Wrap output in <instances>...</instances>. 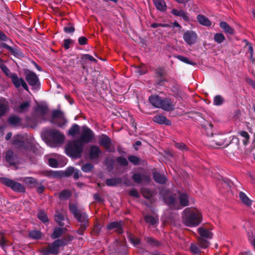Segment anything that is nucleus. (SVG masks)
<instances>
[{"mask_svg": "<svg viewBox=\"0 0 255 255\" xmlns=\"http://www.w3.org/2000/svg\"><path fill=\"white\" fill-rule=\"evenodd\" d=\"M117 162L123 166H127L128 164V161L127 159L123 157H119L117 159Z\"/></svg>", "mask_w": 255, "mask_h": 255, "instance_id": "864d4df0", "label": "nucleus"}, {"mask_svg": "<svg viewBox=\"0 0 255 255\" xmlns=\"http://www.w3.org/2000/svg\"><path fill=\"white\" fill-rule=\"evenodd\" d=\"M128 159L129 161L134 165H137L139 163V159L136 156H129Z\"/></svg>", "mask_w": 255, "mask_h": 255, "instance_id": "603ef678", "label": "nucleus"}, {"mask_svg": "<svg viewBox=\"0 0 255 255\" xmlns=\"http://www.w3.org/2000/svg\"><path fill=\"white\" fill-rule=\"evenodd\" d=\"M161 107L159 108L166 111H170L174 109V105L173 102L168 98L161 99Z\"/></svg>", "mask_w": 255, "mask_h": 255, "instance_id": "f8f14e48", "label": "nucleus"}, {"mask_svg": "<svg viewBox=\"0 0 255 255\" xmlns=\"http://www.w3.org/2000/svg\"><path fill=\"white\" fill-rule=\"evenodd\" d=\"M161 98L157 95H152L149 97L150 103L154 107L159 108L161 107Z\"/></svg>", "mask_w": 255, "mask_h": 255, "instance_id": "f3484780", "label": "nucleus"}, {"mask_svg": "<svg viewBox=\"0 0 255 255\" xmlns=\"http://www.w3.org/2000/svg\"><path fill=\"white\" fill-rule=\"evenodd\" d=\"M197 35L195 32L192 30H187L184 32L183 38L188 45H192L195 43L197 39Z\"/></svg>", "mask_w": 255, "mask_h": 255, "instance_id": "1a4fd4ad", "label": "nucleus"}, {"mask_svg": "<svg viewBox=\"0 0 255 255\" xmlns=\"http://www.w3.org/2000/svg\"><path fill=\"white\" fill-rule=\"evenodd\" d=\"M198 244L200 248L203 249L207 248L209 245V243L207 240L200 238L198 239Z\"/></svg>", "mask_w": 255, "mask_h": 255, "instance_id": "c03bdc74", "label": "nucleus"}, {"mask_svg": "<svg viewBox=\"0 0 255 255\" xmlns=\"http://www.w3.org/2000/svg\"><path fill=\"white\" fill-rule=\"evenodd\" d=\"M198 231L201 236L200 238L211 239L212 238L213 234L212 232L207 229L200 227L198 228Z\"/></svg>", "mask_w": 255, "mask_h": 255, "instance_id": "dca6fc26", "label": "nucleus"}, {"mask_svg": "<svg viewBox=\"0 0 255 255\" xmlns=\"http://www.w3.org/2000/svg\"><path fill=\"white\" fill-rule=\"evenodd\" d=\"M22 135L18 134L14 136L13 139V144L17 147H21L23 146V141Z\"/></svg>", "mask_w": 255, "mask_h": 255, "instance_id": "c756f323", "label": "nucleus"}, {"mask_svg": "<svg viewBox=\"0 0 255 255\" xmlns=\"http://www.w3.org/2000/svg\"><path fill=\"white\" fill-rule=\"evenodd\" d=\"M67 241L64 239H58L52 243L48 244L47 246L41 249V253L43 255H57L61 247L67 245Z\"/></svg>", "mask_w": 255, "mask_h": 255, "instance_id": "7ed1b4c3", "label": "nucleus"}, {"mask_svg": "<svg viewBox=\"0 0 255 255\" xmlns=\"http://www.w3.org/2000/svg\"><path fill=\"white\" fill-rule=\"evenodd\" d=\"M239 197L241 202L246 206L250 207L252 205L253 201L244 192H240Z\"/></svg>", "mask_w": 255, "mask_h": 255, "instance_id": "2eb2a0df", "label": "nucleus"}, {"mask_svg": "<svg viewBox=\"0 0 255 255\" xmlns=\"http://www.w3.org/2000/svg\"><path fill=\"white\" fill-rule=\"evenodd\" d=\"M0 69L7 76H9L12 74L8 68L3 64L0 65Z\"/></svg>", "mask_w": 255, "mask_h": 255, "instance_id": "6e6d98bb", "label": "nucleus"}, {"mask_svg": "<svg viewBox=\"0 0 255 255\" xmlns=\"http://www.w3.org/2000/svg\"><path fill=\"white\" fill-rule=\"evenodd\" d=\"M153 178L156 182L160 184H164L166 181V178L164 175L157 172H153Z\"/></svg>", "mask_w": 255, "mask_h": 255, "instance_id": "b1692460", "label": "nucleus"}, {"mask_svg": "<svg viewBox=\"0 0 255 255\" xmlns=\"http://www.w3.org/2000/svg\"><path fill=\"white\" fill-rule=\"evenodd\" d=\"M170 27V26L166 23H153L151 24V27L152 28H157L158 27Z\"/></svg>", "mask_w": 255, "mask_h": 255, "instance_id": "4d7b16f0", "label": "nucleus"}, {"mask_svg": "<svg viewBox=\"0 0 255 255\" xmlns=\"http://www.w3.org/2000/svg\"><path fill=\"white\" fill-rule=\"evenodd\" d=\"M79 130V127L77 124H74L69 130V134L74 136Z\"/></svg>", "mask_w": 255, "mask_h": 255, "instance_id": "79ce46f5", "label": "nucleus"}, {"mask_svg": "<svg viewBox=\"0 0 255 255\" xmlns=\"http://www.w3.org/2000/svg\"><path fill=\"white\" fill-rule=\"evenodd\" d=\"M20 118L15 116H11L8 119L9 124L15 127L20 126Z\"/></svg>", "mask_w": 255, "mask_h": 255, "instance_id": "2f4dec72", "label": "nucleus"}, {"mask_svg": "<svg viewBox=\"0 0 255 255\" xmlns=\"http://www.w3.org/2000/svg\"><path fill=\"white\" fill-rule=\"evenodd\" d=\"M87 39L84 36H82L79 38L78 42L80 45H83L87 44Z\"/></svg>", "mask_w": 255, "mask_h": 255, "instance_id": "69168bd1", "label": "nucleus"}, {"mask_svg": "<svg viewBox=\"0 0 255 255\" xmlns=\"http://www.w3.org/2000/svg\"><path fill=\"white\" fill-rule=\"evenodd\" d=\"M56 120L60 121V122L57 124L59 127H62L66 122L63 113L59 110H55L53 112L52 119L51 122L52 123H54V121Z\"/></svg>", "mask_w": 255, "mask_h": 255, "instance_id": "9b49d317", "label": "nucleus"}, {"mask_svg": "<svg viewBox=\"0 0 255 255\" xmlns=\"http://www.w3.org/2000/svg\"><path fill=\"white\" fill-rule=\"evenodd\" d=\"M71 195V192L68 190H65L61 192L60 198L61 199H67Z\"/></svg>", "mask_w": 255, "mask_h": 255, "instance_id": "09e8293b", "label": "nucleus"}, {"mask_svg": "<svg viewBox=\"0 0 255 255\" xmlns=\"http://www.w3.org/2000/svg\"><path fill=\"white\" fill-rule=\"evenodd\" d=\"M171 13L175 16L181 17L186 21L189 20V16L188 13L183 10L173 9L171 10Z\"/></svg>", "mask_w": 255, "mask_h": 255, "instance_id": "a211bd4d", "label": "nucleus"}, {"mask_svg": "<svg viewBox=\"0 0 255 255\" xmlns=\"http://www.w3.org/2000/svg\"><path fill=\"white\" fill-rule=\"evenodd\" d=\"M100 145L104 146L106 148H108L110 146L111 139L107 136L104 135L100 139Z\"/></svg>", "mask_w": 255, "mask_h": 255, "instance_id": "473e14b6", "label": "nucleus"}, {"mask_svg": "<svg viewBox=\"0 0 255 255\" xmlns=\"http://www.w3.org/2000/svg\"><path fill=\"white\" fill-rule=\"evenodd\" d=\"M1 46L2 47L5 48L7 50H8L9 52H10L12 54H15V49L10 46L8 45L5 43H2Z\"/></svg>", "mask_w": 255, "mask_h": 255, "instance_id": "bf43d9fd", "label": "nucleus"}, {"mask_svg": "<svg viewBox=\"0 0 255 255\" xmlns=\"http://www.w3.org/2000/svg\"><path fill=\"white\" fill-rule=\"evenodd\" d=\"M75 168L72 167H70L68 168L65 171V175L67 176H69L73 174V172L75 171Z\"/></svg>", "mask_w": 255, "mask_h": 255, "instance_id": "680f3d73", "label": "nucleus"}, {"mask_svg": "<svg viewBox=\"0 0 255 255\" xmlns=\"http://www.w3.org/2000/svg\"><path fill=\"white\" fill-rule=\"evenodd\" d=\"M63 232V229L59 228H55L51 235L52 239H56L61 236Z\"/></svg>", "mask_w": 255, "mask_h": 255, "instance_id": "a19ab883", "label": "nucleus"}, {"mask_svg": "<svg viewBox=\"0 0 255 255\" xmlns=\"http://www.w3.org/2000/svg\"><path fill=\"white\" fill-rule=\"evenodd\" d=\"M240 134L242 137L245 138V140H243L244 143L245 144H247L250 138V136L248 133L246 131H242L240 132Z\"/></svg>", "mask_w": 255, "mask_h": 255, "instance_id": "8fccbe9b", "label": "nucleus"}, {"mask_svg": "<svg viewBox=\"0 0 255 255\" xmlns=\"http://www.w3.org/2000/svg\"><path fill=\"white\" fill-rule=\"evenodd\" d=\"M0 181L3 184L10 187L15 191L23 192L25 191V188L20 183L16 182L10 179L1 177L0 178Z\"/></svg>", "mask_w": 255, "mask_h": 255, "instance_id": "423d86ee", "label": "nucleus"}, {"mask_svg": "<svg viewBox=\"0 0 255 255\" xmlns=\"http://www.w3.org/2000/svg\"><path fill=\"white\" fill-rule=\"evenodd\" d=\"M49 165L52 167H58V164L57 160L54 158H49L48 160Z\"/></svg>", "mask_w": 255, "mask_h": 255, "instance_id": "13d9d810", "label": "nucleus"}, {"mask_svg": "<svg viewBox=\"0 0 255 255\" xmlns=\"http://www.w3.org/2000/svg\"><path fill=\"white\" fill-rule=\"evenodd\" d=\"M69 210L77 219L78 222L80 223L81 228L83 230H85L88 223L87 214L83 211L79 210L77 207L73 204H69Z\"/></svg>", "mask_w": 255, "mask_h": 255, "instance_id": "20e7f679", "label": "nucleus"}, {"mask_svg": "<svg viewBox=\"0 0 255 255\" xmlns=\"http://www.w3.org/2000/svg\"><path fill=\"white\" fill-rule=\"evenodd\" d=\"M128 239L130 242L134 245L136 246L140 244V240L134 236L132 235H130L128 236Z\"/></svg>", "mask_w": 255, "mask_h": 255, "instance_id": "a18cd8bd", "label": "nucleus"}, {"mask_svg": "<svg viewBox=\"0 0 255 255\" xmlns=\"http://www.w3.org/2000/svg\"><path fill=\"white\" fill-rule=\"evenodd\" d=\"M93 168V166L91 163H86L82 165L81 169L84 172L87 173L90 172Z\"/></svg>", "mask_w": 255, "mask_h": 255, "instance_id": "49530a36", "label": "nucleus"}, {"mask_svg": "<svg viewBox=\"0 0 255 255\" xmlns=\"http://www.w3.org/2000/svg\"><path fill=\"white\" fill-rule=\"evenodd\" d=\"M145 222L150 225H155L158 221L157 216H152L150 215H146L144 217Z\"/></svg>", "mask_w": 255, "mask_h": 255, "instance_id": "cd10ccee", "label": "nucleus"}, {"mask_svg": "<svg viewBox=\"0 0 255 255\" xmlns=\"http://www.w3.org/2000/svg\"><path fill=\"white\" fill-rule=\"evenodd\" d=\"M23 181L26 184L29 186L30 187H36L38 185L37 180L35 178L31 177L24 178Z\"/></svg>", "mask_w": 255, "mask_h": 255, "instance_id": "c85d7f7f", "label": "nucleus"}, {"mask_svg": "<svg viewBox=\"0 0 255 255\" xmlns=\"http://www.w3.org/2000/svg\"><path fill=\"white\" fill-rule=\"evenodd\" d=\"M153 121L154 122L161 125L169 126L171 124V122L167 120L165 117L160 115H157L154 116L153 118Z\"/></svg>", "mask_w": 255, "mask_h": 255, "instance_id": "ddd939ff", "label": "nucleus"}, {"mask_svg": "<svg viewBox=\"0 0 255 255\" xmlns=\"http://www.w3.org/2000/svg\"><path fill=\"white\" fill-rule=\"evenodd\" d=\"M175 146L180 150H186L187 147L186 145L183 143H176Z\"/></svg>", "mask_w": 255, "mask_h": 255, "instance_id": "0e129e2a", "label": "nucleus"}, {"mask_svg": "<svg viewBox=\"0 0 255 255\" xmlns=\"http://www.w3.org/2000/svg\"><path fill=\"white\" fill-rule=\"evenodd\" d=\"M220 26L227 34L232 35L234 34V30L227 22L222 21L220 23Z\"/></svg>", "mask_w": 255, "mask_h": 255, "instance_id": "4be33fe9", "label": "nucleus"}, {"mask_svg": "<svg viewBox=\"0 0 255 255\" xmlns=\"http://www.w3.org/2000/svg\"><path fill=\"white\" fill-rule=\"evenodd\" d=\"M214 39L218 43H221L225 40V37L223 34L221 33H217L214 35Z\"/></svg>", "mask_w": 255, "mask_h": 255, "instance_id": "58836bf2", "label": "nucleus"}, {"mask_svg": "<svg viewBox=\"0 0 255 255\" xmlns=\"http://www.w3.org/2000/svg\"><path fill=\"white\" fill-rule=\"evenodd\" d=\"M72 43V40L70 39H66L64 41L63 46L65 49H68L70 48V45Z\"/></svg>", "mask_w": 255, "mask_h": 255, "instance_id": "052dcab7", "label": "nucleus"}, {"mask_svg": "<svg viewBox=\"0 0 255 255\" xmlns=\"http://www.w3.org/2000/svg\"><path fill=\"white\" fill-rule=\"evenodd\" d=\"M81 173L80 170L78 169H75V171L73 172V176L75 179H78L81 176Z\"/></svg>", "mask_w": 255, "mask_h": 255, "instance_id": "774afa93", "label": "nucleus"}, {"mask_svg": "<svg viewBox=\"0 0 255 255\" xmlns=\"http://www.w3.org/2000/svg\"><path fill=\"white\" fill-rule=\"evenodd\" d=\"M37 217L43 223H46L48 221V217L44 211H39L37 214Z\"/></svg>", "mask_w": 255, "mask_h": 255, "instance_id": "ea45409f", "label": "nucleus"}, {"mask_svg": "<svg viewBox=\"0 0 255 255\" xmlns=\"http://www.w3.org/2000/svg\"><path fill=\"white\" fill-rule=\"evenodd\" d=\"M8 110V102L4 98L0 99V117Z\"/></svg>", "mask_w": 255, "mask_h": 255, "instance_id": "6ab92c4d", "label": "nucleus"}, {"mask_svg": "<svg viewBox=\"0 0 255 255\" xmlns=\"http://www.w3.org/2000/svg\"><path fill=\"white\" fill-rule=\"evenodd\" d=\"M197 19L199 22L203 25L210 26L211 24L209 19L204 15H198Z\"/></svg>", "mask_w": 255, "mask_h": 255, "instance_id": "7c9ffc66", "label": "nucleus"}, {"mask_svg": "<svg viewBox=\"0 0 255 255\" xmlns=\"http://www.w3.org/2000/svg\"><path fill=\"white\" fill-rule=\"evenodd\" d=\"M122 182V179L120 178H112L107 179L106 181L107 185L109 186H116Z\"/></svg>", "mask_w": 255, "mask_h": 255, "instance_id": "bb28decb", "label": "nucleus"}, {"mask_svg": "<svg viewBox=\"0 0 255 255\" xmlns=\"http://www.w3.org/2000/svg\"><path fill=\"white\" fill-rule=\"evenodd\" d=\"M29 106L30 104L28 102H24L19 105L16 110L18 112H24L28 110Z\"/></svg>", "mask_w": 255, "mask_h": 255, "instance_id": "e433bc0d", "label": "nucleus"}, {"mask_svg": "<svg viewBox=\"0 0 255 255\" xmlns=\"http://www.w3.org/2000/svg\"><path fill=\"white\" fill-rule=\"evenodd\" d=\"M64 216V213L60 212L58 211L56 212L55 215V221L60 226H64V224L63 223V221L65 220Z\"/></svg>", "mask_w": 255, "mask_h": 255, "instance_id": "a878e982", "label": "nucleus"}, {"mask_svg": "<svg viewBox=\"0 0 255 255\" xmlns=\"http://www.w3.org/2000/svg\"><path fill=\"white\" fill-rule=\"evenodd\" d=\"M12 82L16 88L22 86L25 90L28 91V87L24 80L19 78L16 74H12L10 76Z\"/></svg>", "mask_w": 255, "mask_h": 255, "instance_id": "9d476101", "label": "nucleus"}, {"mask_svg": "<svg viewBox=\"0 0 255 255\" xmlns=\"http://www.w3.org/2000/svg\"><path fill=\"white\" fill-rule=\"evenodd\" d=\"M144 178L147 179V180L149 179L148 177L144 176V175H140L138 173H135L132 176L133 180L137 183H140Z\"/></svg>", "mask_w": 255, "mask_h": 255, "instance_id": "f704fd0d", "label": "nucleus"}, {"mask_svg": "<svg viewBox=\"0 0 255 255\" xmlns=\"http://www.w3.org/2000/svg\"><path fill=\"white\" fill-rule=\"evenodd\" d=\"M101 151L99 147L97 146L92 145L90 147L89 156L91 159L97 158Z\"/></svg>", "mask_w": 255, "mask_h": 255, "instance_id": "aec40b11", "label": "nucleus"}, {"mask_svg": "<svg viewBox=\"0 0 255 255\" xmlns=\"http://www.w3.org/2000/svg\"><path fill=\"white\" fill-rule=\"evenodd\" d=\"M74 27L72 26H66L64 27V31L68 33H73L74 31Z\"/></svg>", "mask_w": 255, "mask_h": 255, "instance_id": "338daca9", "label": "nucleus"}, {"mask_svg": "<svg viewBox=\"0 0 255 255\" xmlns=\"http://www.w3.org/2000/svg\"><path fill=\"white\" fill-rule=\"evenodd\" d=\"M46 133L48 139L53 142L50 145L52 147H55L57 144L62 143L64 139V136L55 129L48 130Z\"/></svg>", "mask_w": 255, "mask_h": 255, "instance_id": "39448f33", "label": "nucleus"}, {"mask_svg": "<svg viewBox=\"0 0 255 255\" xmlns=\"http://www.w3.org/2000/svg\"><path fill=\"white\" fill-rule=\"evenodd\" d=\"M5 160L10 165H13L17 162V157L12 151L8 150L6 153Z\"/></svg>", "mask_w": 255, "mask_h": 255, "instance_id": "412c9836", "label": "nucleus"}, {"mask_svg": "<svg viewBox=\"0 0 255 255\" xmlns=\"http://www.w3.org/2000/svg\"><path fill=\"white\" fill-rule=\"evenodd\" d=\"M176 58H177L180 61L185 63L186 64L191 65H196V63L194 62H192L190 61L189 58H188L186 57L181 56V55H177L175 57Z\"/></svg>", "mask_w": 255, "mask_h": 255, "instance_id": "4c0bfd02", "label": "nucleus"}, {"mask_svg": "<svg viewBox=\"0 0 255 255\" xmlns=\"http://www.w3.org/2000/svg\"><path fill=\"white\" fill-rule=\"evenodd\" d=\"M29 236L33 239H38L41 238V233L38 231H31L29 232Z\"/></svg>", "mask_w": 255, "mask_h": 255, "instance_id": "37998d69", "label": "nucleus"}, {"mask_svg": "<svg viewBox=\"0 0 255 255\" xmlns=\"http://www.w3.org/2000/svg\"><path fill=\"white\" fill-rule=\"evenodd\" d=\"M179 201L182 206H186L188 205V197L186 193H182L180 194Z\"/></svg>", "mask_w": 255, "mask_h": 255, "instance_id": "72a5a7b5", "label": "nucleus"}, {"mask_svg": "<svg viewBox=\"0 0 255 255\" xmlns=\"http://www.w3.org/2000/svg\"><path fill=\"white\" fill-rule=\"evenodd\" d=\"M175 194L174 196H170V195H166L163 197L164 201L165 203L168 205H172L175 208H176L175 206V203L176 202V198L177 197L175 196Z\"/></svg>", "mask_w": 255, "mask_h": 255, "instance_id": "393cba45", "label": "nucleus"}, {"mask_svg": "<svg viewBox=\"0 0 255 255\" xmlns=\"http://www.w3.org/2000/svg\"><path fill=\"white\" fill-rule=\"evenodd\" d=\"M107 229L109 230L114 229L118 234L123 233L121 222H113L110 223L107 226Z\"/></svg>", "mask_w": 255, "mask_h": 255, "instance_id": "4468645a", "label": "nucleus"}, {"mask_svg": "<svg viewBox=\"0 0 255 255\" xmlns=\"http://www.w3.org/2000/svg\"><path fill=\"white\" fill-rule=\"evenodd\" d=\"M48 113V109L43 106H38L35 110V120L37 123L46 121V116Z\"/></svg>", "mask_w": 255, "mask_h": 255, "instance_id": "6e6552de", "label": "nucleus"}, {"mask_svg": "<svg viewBox=\"0 0 255 255\" xmlns=\"http://www.w3.org/2000/svg\"><path fill=\"white\" fill-rule=\"evenodd\" d=\"M25 79L28 84L35 90L39 89L40 83L36 74L32 71H28L26 73Z\"/></svg>", "mask_w": 255, "mask_h": 255, "instance_id": "0eeeda50", "label": "nucleus"}, {"mask_svg": "<svg viewBox=\"0 0 255 255\" xmlns=\"http://www.w3.org/2000/svg\"><path fill=\"white\" fill-rule=\"evenodd\" d=\"M83 59H85L86 60H89L91 61L96 62V60L91 55L89 54H85L83 56Z\"/></svg>", "mask_w": 255, "mask_h": 255, "instance_id": "e2e57ef3", "label": "nucleus"}, {"mask_svg": "<svg viewBox=\"0 0 255 255\" xmlns=\"http://www.w3.org/2000/svg\"><path fill=\"white\" fill-rule=\"evenodd\" d=\"M141 192L143 196L147 199H150L152 196V192L148 189H142Z\"/></svg>", "mask_w": 255, "mask_h": 255, "instance_id": "de8ad7c7", "label": "nucleus"}, {"mask_svg": "<svg viewBox=\"0 0 255 255\" xmlns=\"http://www.w3.org/2000/svg\"><path fill=\"white\" fill-rule=\"evenodd\" d=\"M225 101L224 98L221 95H216L214 97L213 100V104L215 106H221Z\"/></svg>", "mask_w": 255, "mask_h": 255, "instance_id": "c9c22d12", "label": "nucleus"}, {"mask_svg": "<svg viewBox=\"0 0 255 255\" xmlns=\"http://www.w3.org/2000/svg\"><path fill=\"white\" fill-rule=\"evenodd\" d=\"M94 137L93 131L87 126H83L80 133V141L73 140L66 147V154L73 158H79L83 150V143L90 142Z\"/></svg>", "mask_w": 255, "mask_h": 255, "instance_id": "f257e3e1", "label": "nucleus"}, {"mask_svg": "<svg viewBox=\"0 0 255 255\" xmlns=\"http://www.w3.org/2000/svg\"><path fill=\"white\" fill-rule=\"evenodd\" d=\"M221 136L216 135L215 138V144L217 145H223L224 144V139L221 138Z\"/></svg>", "mask_w": 255, "mask_h": 255, "instance_id": "3c124183", "label": "nucleus"}, {"mask_svg": "<svg viewBox=\"0 0 255 255\" xmlns=\"http://www.w3.org/2000/svg\"><path fill=\"white\" fill-rule=\"evenodd\" d=\"M202 216L200 212L197 210L185 209L183 213L184 224L189 227L198 226L201 222Z\"/></svg>", "mask_w": 255, "mask_h": 255, "instance_id": "f03ea898", "label": "nucleus"}, {"mask_svg": "<svg viewBox=\"0 0 255 255\" xmlns=\"http://www.w3.org/2000/svg\"><path fill=\"white\" fill-rule=\"evenodd\" d=\"M153 1L158 10L164 11L166 9V5L164 0H153Z\"/></svg>", "mask_w": 255, "mask_h": 255, "instance_id": "5701e85b", "label": "nucleus"}, {"mask_svg": "<svg viewBox=\"0 0 255 255\" xmlns=\"http://www.w3.org/2000/svg\"><path fill=\"white\" fill-rule=\"evenodd\" d=\"M190 250L192 253L194 254H198L200 251L197 246L194 244H191L190 246Z\"/></svg>", "mask_w": 255, "mask_h": 255, "instance_id": "5fc2aeb1", "label": "nucleus"}]
</instances>
